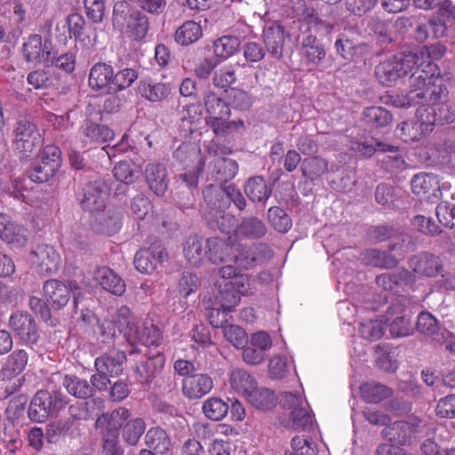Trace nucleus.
Returning a JSON list of instances; mask_svg holds the SVG:
<instances>
[{"mask_svg":"<svg viewBox=\"0 0 455 455\" xmlns=\"http://www.w3.org/2000/svg\"><path fill=\"white\" fill-rule=\"evenodd\" d=\"M429 69L416 68L410 76V91L401 99L402 107L419 105L427 108L426 114H436L437 119L449 123L451 117L445 104L447 89L437 66L428 65Z\"/></svg>","mask_w":455,"mask_h":455,"instance_id":"f257e3e1","label":"nucleus"},{"mask_svg":"<svg viewBox=\"0 0 455 455\" xmlns=\"http://www.w3.org/2000/svg\"><path fill=\"white\" fill-rule=\"evenodd\" d=\"M112 26L120 34L132 40L143 39L148 31L146 14L128 1H117L113 6Z\"/></svg>","mask_w":455,"mask_h":455,"instance_id":"f03ea898","label":"nucleus"},{"mask_svg":"<svg viewBox=\"0 0 455 455\" xmlns=\"http://www.w3.org/2000/svg\"><path fill=\"white\" fill-rule=\"evenodd\" d=\"M203 193L205 202L212 211H215V220L218 226L222 232L228 234L236 225L232 216L225 215L222 212V209L227 206V203L223 202L224 194L240 211L243 210L246 205L243 195L233 186L227 187L225 191H220L213 186H210Z\"/></svg>","mask_w":455,"mask_h":455,"instance_id":"7ed1b4c3","label":"nucleus"},{"mask_svg":"<svg viewBox=\"0 0 455 455\" xmlns=\"http://www.w3.org/2000/svg\"><path fill=\"white\" fill-rule=\"evenodd\" d=\"M230 284L228 290H220L223 299L227 303L222 304L223 310H213L209 314L210 323L219 328L223 322H228V315L240 301V295H246L251 292V279L248 275L237 274L234 279L229 281Z\"/></svg>","mask_w":455,"mask_h":455,"instance_id":"20e7f679","label":"nucleus"},{"mask_svg":"<svg viewBox=\"0 0 455 455\" xmlns=\"http://www.w3.org/2000/svg\"><path fill=\"white\" fill-rule=\"evenodd\" d=\"M67 403V397L59 390L52 392L39 390L30 403L28 417L35 422H43L50 415L62 410Z\"/></svg>","mask_w":455,"mask_h":455,"instance_id":"39448f33","label":"nucleus"},{"mask_svg":"<svg viewBox=\"0 0 455 455\" xmlns=\"http://www.w3.org/2000/svg\"><path fill=\"white\" fill-rule=\"evenodd\" d=\"M427 108H418L416 111L417 120H410L397 125L395 134L406 143L419 140L426 133L432 130L435 124H443L444 122L437 119L436 114H426Z\"/></svg>","mask_w":455,"mask_h":455,"instance_id":"423d86ee","label":"nucleus"},{"mask_svg":"<svg viewBox=\"0 0 455 455\" xmlns=\"http://www.w3.org/2000/svg\"><path fill=\"white\" fill-rule=\"evenodd\" d=\"M407 60L408 52H400L380 62L375 68L377 79L383 85L392 86L401 77L416 69L412 62Z\"/></svg>","mask_w":455,"mask_h":455,"instance_id":"0eeeda50","label":"nucleus"},{"mask_svg":"<svg viewBox=\"0 0 455 455\" xmlns=\"http://www.w3.org/2000/svg\"><path fill=\"white\" fill-rule=\"evenodd\" d=\"M109 187L101 178L87 182L77 196L81 207L91 212H100L106 205Z\"/></svg>","mask_w":455,"mask_h":455,"instance_id":"6e6552de","label":"nucleus"},{"mask_svg":"<svg viewBox=\"0 0 455 455\" xmlns=\"http://www.w3.org/2000/svg\"><path fill=\"white\" fill-rule=\"evenodd\" d=\"M44 292L47 300L57 309L65 307L73 294V304L76 309L78 307L81 289L74 283H65L60 281L52 279L44 283Z\"/></svg>","mask_w":455,"mask_h":455,"instance_id":"1a4fd4ad","label":"nucleus"},{"mask_svg":"<svg viewBox=\"0 0 455 455\" xmlns=\"http://www.w3.org/2000/svg\"><path fill=\"white\" fill-rule=\"evenodd\" d=\"M281 404L291 410V419L295 428H306L313 424V415L306 399L298 392H283L280 398Z\"/></svg>","mask_w":455,"mask_h":455,"instance_id":"9d476101","label":"nucleus"},{"mask_svg":"<svg viewBox=\"0 0 455 455\" xmlns=\"http://www.w3.org/2000/svg\"><path fill=\"white\" fill-rule=\"evenodd\" d=\"M14 148L28 156L41 145V136L36 126L28 121L20 120L14 129Z\"/></svg>","mask_w":455,"mask_h":455,"instance_id":"9b49d317","label":"nucleus"},{"mask_svg":"<svg viewBox=\"0 0 455 455\" xmlns=\"http://www.w3.org/2000/svg\"><path fill=\"white\" fill-rule=\"evenodd\" d=\"M422 422L418 418H410L408 421H399L387 427L382 435L394 445L410 444L416 434L420 432Z\"/></svg>","mask_w":455,"mask_h":455,"instance_id":"f8f14e48","label":"nucleus"},{"mask_svg":"<svg viewBox=\"0 0 455 455\" xmlns=\"http://www.w3.org/2000/svg\"><path fill=\"white\" fill-rule=\"evenodd\" d=\"M167 259V252L161 243H152L148 248L140 249L134 257L136 269L144 274L153 273Z\"/></svg>","mask_w":455,"mask_h":455,"instance_id":"ddd939ff","label":"nucleus"},{"mask_svg":"<svg viewBox=\"0 0 455 455\" xmlns=\"http://www.w3.org/2000/svg\"><path fill=\"white\" fill-rule=\"evenodd\" d=\"M9 327L16 337L27 344H36L39 339L36 323L27 312L12 313L9 318Z\"/></svg>","mask_w":455,"mask_h":455,"instance_id":"4468645a","label":"nucleus"},{"mask_svg":"<svg viewBox=\"0 0 455 455\" xmlns=\"http://www.w3.org/2000/svg\"><path fill=\"white\" fill-rule=\"evenodd\" d=\"M383 318L385 323H388L392 337H406L412 333L411 316L403 305L393 304L390 306Z\"/></svg>","mask_w":455,"mask_h":455,"instance_id":"2eb2a0df","label":"nucleus"},{"mask_svg":"<svg viewBox=\"0 0 455 455\" xmlns=\"http://www.w3.org/2000/svg\"><path fill=\"white\" fill-rule=\"evenodd\" d=\"M31 263L42 275L55 273L60 265V256L51 245H38L31 253Z\"/></svg>","mask_w":455,"mask_h":455,"instance_id":"dca6fc26","label":"nucleus"},{"mask_svg":"<svg viewBox=\"0 0 455 455\" xmlns=\"http://www.w3.org/2000/svg\"><path fill=\"white\" fill-rule=\"evenodd\" d=\"M51 44L43 42L39 35H31L23 44V53L27 61L33 64H44L49 66L51 57Z\"/></svg>","mask_w":455,"mask_h":455,"instance_id":"f3484780","label":"nucleus"},{"mask_svg":"<svg viewBox=\"0 0 455 455\" xmlns=\"http://www.w3.org/2000/svg\"><path fill=\"white\" fill-rule=\"evenodd\" d=\"M213 387L212 378L206 373H196L184 378L181 391L189 400H196L209 394Z\"/></svg>","mask_w":455,"mask_h":455,"instance_id":"a211bd4d","label":"nucleus"},{"mask_svg":"<svg viewBox=\"0 0 455 455\" xmlns=\"http://www.w3.org/2000/svg\"><path fill=\"white\" fill-rule=\"evenodd\" d=\"M125 361V353L119 349L113 348L97 357L94 361V367L99 372L109 374L112 377H117L123 372Z\"/></svg>","mask_w":455,"mask_h":455,"instance_id":"6ab92c4d","label":"nucleus"},{"mask_svg":"<svg viewBox=\"0 0 455 455\" xmlns=\"http://www.w3.org/2000/svg\"><path fill=\"white\" fill-rule=\"evenodd\" d=\"M445 47L441 44L422 46L408 52V62H412L416 68L429 69L428 65L436 66L434 60L443 56Z\"/></svg>","mask_w":455,"mask_h":455,"instance_id":"aec40b11","label":"nucleus"},{"mask_svg":"<svg viewBox=\"0 0 455 455\" xmlns=\"http://www.w3.org/2000/svg\"><path fill=\"white\" fill-rule=\"evenodd\" d=\"M28 231L0 213V238L13 248L23 247L28 241Z\"/></svg>","mask_w":455,"mask_h":455,"instance_id":"412c9836","label":"nucleus"},{"mask_svg":"<svg viewBox=\"0 0 455 455\" xmlns=\"http://www.w3.org/2000/svg\"><path fill=\"white\" fill-rule=\"evenodd\" d=\"M130 411L124 407H119L110 413H103L98 417L95 422L96 429L101 434L118 435L120 427L130 418Z\"/></svg>","mask_w":455,"mask_h":455,"instance_id":"4be33fe9","label":"nucleus"},{"mask_svg":"<svg viewBox=\"0 0 455 455\" xmlns=\"http://www.w3.org/2000/svg\"><path fill=\"white\" fill-rule=\"evenodd\" d=\"M145 177L149 189L156 196H164L169 186V178L164 164L159 163L148 164L145 168Z\"/></svg>","mask_w":455,"mask_h":455,"instance_id":"5701e85b","label":"nucleus"},{"mask_svg":"<svg viewBox=\"0 0 455 455\" xmlns=\"http://www.w3.org/2000/svg\"><path fill=\"white\" fill-rule=\"evenodd\" d=\"M206 248L208 259L215 264L231 261L235 251L238 250L237 243L218 237L207 239Z\"/></svg>","mask_w":455,"mask_h":455,"instance_id":"b1692460","label":"nucleus"},{"mask_svg":"<svg viewBox=\"0 0 455 455\" xmlns=\"http://www.w3.org/2000/svg\"><path fill=\"white\" fill-rule=\"evenodd\" d=\"M411 183L412 192L422 198H438L441 195L439 179L434 174H416Z\"/></svg>","mask_w":455,"mask_h":455,"instance_id":"393cba45","label":"nucleus"},{"mask_svg":"<svg viewBox=\"0 0 455 455\" xmlns=\"http://www.w3.org/2000/svg\"><path fill=\"white\" fill-rule=\"evenodd\" d=\"M82 134L84 138L81 140V146L77 148H86L93 144L107 142L114 138V132L104 124L85 122L82 126Z\"/></svg>","mask_w":455,"mask_h":455,"instance_id":"a878e982","label":"nucleus"},{"mask_svg":"<svg viewBox=\"0 0 455 455\" xmlns=\"http://www.w3.org/2000/svg\"><path fill=\"white\" fill-rule=\"evenodd\" d=\"M93 214H95V228L99 232L111 235L120 228L121 212L115 207L105 205L100 212Z\"/></svg>","mask_w":455,"mask_h":455,"instance_id":"bb28decb","label":"nucleus"},{"mask_svg":"<svg viewBox=\"0 0 455 455\" xmlns=\"http://www.w3.org/2000/svg\"><path fill=\"white\" fill-rule=\"evenodd\" d=\"M94 280L107 291L121 296L125 291V283L111 268L100 267L94 272Z\"/></svg>","mask_w":455,"mask_h":455,"instance_id":"cd10ccee","label":"nucleus"},{"mask_svg":"<svg viewBox=\"0 0 455 455\" xmlns=\"http://www.w3.org/2000/svg\"><path fill=\"white\" fill-rule=\"evenodd\" d=\"M325 50L316 37L307 35L301 39L300 55L307 64L318 66L325 57Z\"/></svg>","mask_w":455,"mask_h":455,"instance_id":"c85d7f7f","label":"nucleus"},{"mask_svg":"<svg viewBox=\"0 0 455 455\" xmlns=\"http://www.w3.org/2000/svg\"><path fill=\"white\" fill-rule=\"evenodd\" d=\"M169 84L156 82L151 79H144L140 82L138 91L140 95L151 102H160L165 100L171 93Z\"/></svg>","mask_w":455,"mask_h":455,"instance_id":"c756f323","label":"nucleus"},{"mask_svg":"<svg viewBox=\"0 0 455 455\" xmlns=\"http://www.w3.org/2000/svg\"><path fill=\"white\" fill-rule=\"evenodd\" d=\"M113 68L105 63L93 65L89 76V84L92 89L104 90L111 93Z\"/></svg>","mask_w":455,"mask_h":455,"instance_id":"7c9ffc66","label":"nucleus"},{"mask_svg":"<svg viewBox=\"0 0 455 455\" xmlns=\"http://www.w3.org/2000/svg\"><path fill=\"white\" fill-rule=\"evenodd\" d=\"M265 45L271 54L275 59H280L283 56V49L284 44V29L280 25H273L267 28L263 33Z\"/></svg>","mask_w":455,"mask_h":455,"instance_id":"2f4dec72","label":"nucleus"},{"mask_svg":"<svg viewBox=\"0 0 455 455\" xmlns=\"http://www.w3.org/2000/svg\"><path fill=\"white\" fill-rule=\"evenodd\" d=\"M410 267L419 275L434 276L438 274L441 264L437 257L428 253H422L410 259Z\"/></svg>","mask_w":455,"mask_h":455,"instance_id":"473e14b6","label":"nucleus"},{"mask_svg":"<svg viewBox=\"0 0 455 455\" xmlns=\"http://www.w3.org/2000/svg\"><path fill=\"white\" fill-rule=\"evenodd\" d=\"M125 338L132 345L140 343L145 346H153L158 342L160 331L154 324L151 323L148 326L145 323L142 329L137 326L134 331L132 328V331H126Z\"/></svg>","mask_w":455,"mask_h":455,"instance_id":"72a5a7b5","label":"nucleus"},{"mask_svg":"<svg viewBox=\"0 0 455 455\" xmlns=\"http://www.w3.org/2000/svg\"><path fill=\"white\" fill-rule=\"evenodd\" d=\"M28 362V354L24 349L13 351L7 358V361L1 371L3 379H11L21 373Z\"/></svg>","mask_w":455,"mask_h":455,"instance_id":"f704fd0d","label":"nucleus"},{"mask_svg":"<svg viewBox=\"0 0 455 455\" xmlns=\"http://www.w3.org/2000/svg\"><path fill=\"white\" fill-rule=\"evenodd\" d=\"M229 384L235 392L244 397L257 387L255 379L247 371L239 368L229 372Z\"/></svg>","mask_w":455,"mask_h":455,"instance_id":"c9c22d12","label":"nucleus"},{"mask_svg":"<svg viewBox=\"0 0 455 455\" xmlns=\"http://www.w3.org/2000/svg\"><path fill=\"white\" fill-rule=\"evenodd\" d=\"M184 256L192 266H199L205 258L208 259L206 242L197 236H190L184 245Z\"/></svg>","mask_w":455,"mask_h":455,"instance_id":"e433bc0d","label":"nucleus"},{"mask_svg":"<svg viewBox=\"0 0 455 455\" xmlns=\"http://www.w3.org/2000/svg\"><path fill=\"white\" fill-rule=\"evenodd\" d=\"M241 45V41L234 36H223L213 43V53L218 61L221 62L235 55Z\"/></svg>","mask_w":455,"mask_h":455,"instance_id":"4c0bfd02","label":"nucleus"},{"mask_svg":"<svg viewBox=\"0 0 455 455\" xmlns=\"http://www.w3.org/2000/svg\"><path fill=\"white\" fill-rule=\"evenodd\" d=\"M62 385L69 395L79 399H86L93 395V387L89 381L76 375H65Z\"/></svg>","mask_w":455,"mask_h":455,"instance_id":"58836bf2","label":"nucleus"},{"mask_svg":"<svg viewBox=\"0 0 455 455\" xmlns=\"http://www.w3.org/2000/svg\"><path fill=\"white\" fill-rule=\"evenodd\" d=\"M244 192L252 202L263 204L271 195V189L267 188L266 180L259 176L252 177L247 181Z\"/></svg>","mask_w":455,"mask_h":455,"instance_id":"ea45409f","label":"nucleus"},{"mask_svg":"<svg viewBox=\"0 0 455 455\" xmlns=\"http://www.w3.org/2000/svg\"><path fill=\"white\" fill-rule=\"evenodd\" d=\"M204 105L209 119L217 120L220 118H228L230 116V108L216 93L208 92L204 96Z\"/></svg>","mask_w":455,"mask_h":455,"instance_id":"a19ab883","label":"nucleus"},{"mask_svg":"<svg viewBox=\"0 0 455 455\" xmlns=\"http://www.w3.org/2000/svg\"><path fill=\"white\" fill-rule=\"evenodd\" d=\"M145 443L160 454H165L171 448V440L161 427H151L145 435Z\"/></svg>","mask_w":455,"mask_h":455,"instance_id":"79ce46f5","label":"nucleus"},{"mask_svg":"<svg viewBox=\"0 0 455 455\" xmlns=\"http://www.w3.org/2000/svg\"><path fill=\"white\" fill-rule=\"evenodd\" d=\"M363 399L366 403H378L392 395V391L384 385L367 382L360 387Z\"/></svg>","mask_w":455,"mask_h":455,"instance_id":"37998d69","label":"nucleus"},{"mask_svg":"<svg viewBox=\"0 0 455 455\" xmlns=\"http://www.w3.org/2000/svg\"><path fill=\"white\" fill-rule=\"evenodd\" d=\"M245 398L248 403L259 410L273 408L276 401L273 391L268 388H259L257 387Z\"/></svg>","mask_w":455,"mask_h":455,"instance_id":"c03bdc74","label":"nucleus"},{"mask_svg":"<svg viewBox=\"0 0 455 455\" xmlns=\"http://www.w3.org/2000/svg\"><path fill=\"white\" fill-rule=\"evenodd\" d=\"M362 260L367 266L386 268L395 266L397 261L395 256L380 251L377 249L366 250L362 254Z\"/></svg>","mask_w":455,"mask_h":455,"instance_id":"a18cd8bd","label":"nucleus"},{"mask_svg":"<svg viewBox=\"0 0 455 455\" xmlns=\"http://www.w3.org/2000/svg\"><path fill=\"white\" fill-rule=\"evenodd\" d=\"M364 121L371 126L380 128L388 125L392 122V115L382 107H370L363 110Z\"/></svg>","mask_w":455,"mask_h":455,"instance_id":"49530a36","label":"nucleus"},{"mask_svg":"<svg viewBox=\"0 0 455 455\" xmlns=\"http://www.w3.org/2000/svg\"><path fill=\"white\" fill-rule=\"evenodd\" d=\"M202 36L201 26L196 21L183 23L175 33V40L182 45H188L197 41Z\"/></svg>","mask_w":455,"mask_h":455,"instance_id":"de8ad7c7","label":"nucleus"},{"mask_svg":"<svg viewBox=\"0 0 455 455\" xmlns=\"http://www.w3.org/2000/svg\"><path fill=\"white\" fill-rule=\"evenodd\" d=\"M359 332L364 339L369 341H375L379 339L385 332V323L383 316L362 322L360 323Z\"/></svg>","mask_w":455,"mask_h":455,"instance_id":"09e8293b","label":"nucleus"},{"mask_svg":"<svg viewBox=\"0 0 455 455\" xmlns=\"http://www.w3.org/2000/svg\"><path fill=\"white\" fill-rule=\"evenodd\" d=\"M301 170L304 176L315 180L328 171V162L320 156L308 157L303 160Z\"/></svg>","mask_w":455,"mask_h":455,"instance_id":"8fccbe9b","label":"nucleus"},{"mask_svg":"<svg viewBox=\"0 0 455 455\" xmlns=\"http://www.w3.org/2000/svg\"><path fill=\"white\" fill-rule=\"evenodd\" d=\"M202 410L205 417L218 421L228 414V405L219 397H210L204 402Z\"/></svg>","mask_w":455,"mask_h":455,"instance_id":"3c124183","label":"nucleus"},{"mask_svg":"<svg viewBox=\"0 0 455 455\" xmlns=\"http://www.w3.org/2000/svg\"><path fill=\"white\" fill-rule=\"evenodd\" d=\"M266 231L265 224L255 217L244 219L236 228L239 235L249 238H259L266 234Z\"/></svg>","mask_w":455,"mask_h":455,"instance_id":"603ef678","label":"nucleus"},{"mask_svg":"<svg viewBox=\"0 0 455 455\" xmlns=\"http://www.w3.org/2000/svg\"><path fill=\"white\" fill-rule=\"evenodd\" d=\"M145 422L136 418L126 422L123 430L124 440L130 445H135L145 431Z\"/></svg>","mask_w":455,"mask_h":455,"instance_id":"864d4df0","label":"nucleus"},{"mask_svg":"<svg viewBox=\"0 0 455 455\" xmlns=\"http://www.w3.org/2000/svg\"><path fill=\"white\" fill-rule=\"evenodd\" d=\"M237 246L238 250L235 251L231 261H234L238 267L243 268L254 267L259 260L257 248H242L239 243H237Z\"/></svg>","mask_w":455,"mask_h":455,"instance_id":"5fc2aeb1","label":"nucleus"},{"mask_svg":"<svg viewBox=\"0 0 455 455\" xmlns=\"http://www.w3.org/2000/svg\"><path fill=\"white\" fill-rule=\"evenodd\" d=\"M228 118L207 121L213 132L219 136H227L237 132L243 128L242 120L227 121Z\"/></svg>","mask_w":455,"mask_h":455,"instance_id":"6e6d98bb","label":"nucleus"},{"mask_svg":"<svg viewBox=\"0 0 455 455\" xmlns=\"http://www.w3.org/2000/svg\"><path fill=\"white\" fill-rule=\"evenodd\" d=\"M223 322L219 327H223L225 339L236 348H243L248 341L246 332L241 327L234 324L223 326Z\"/></svg>","mask_w":455,"mask_h":455,"instance_id":"4d7b16f0","label":"nucleus"},{"mask_svg":"<svg viewBox=\"0 0 455 455\" xmlns=\"http://www.w3.org/2000/svg\"><path fill=\"white\" fill-rule=\"evenodd\" d=\"M137 78L138 74L132 68H124L116 73L115 76L113 75L111 93L130 87Z\"/></svg>","mask_w":455,"mask_h":455,"instance_id":"13d9d810","label":"nucleus"},{"mask_svg":"<svg viewBox=\"0 0 455 455\" xmlns=\"http://www.w3.org/2000/svg\"><path fill=\"white\" fill-rule=\"evenodd\" d=\"M268 220L271 225L278 232H287L291 228L290 217L279 207H271L268 209Z\"/></svg>","mask_w":455,"mask_h":455,"instance_id":"bf43d9fd","label":"nucleus"},{"mask_svg":"<svg viewBox=\"0 0 455 455\" xmlns=\"http://www.w3.org/2000/svg\"><path fill=\"white\" fill-rule=\"evenodd\" d=\"M288 359L284 355H274L268 363V375L273 379L284 378L290 371Z\"/></svg>","mask_w":455,"mask_h":455,"instance_id":"052dcab7","label":"nucleus"},{"mask_svg":"<svg viewBox=\"0 0 455 455\" xmlns=\"http://www.w3.org/2000/svg\"><path fill=\"white\" fill-rule=\"evenodd\" d=\"M291 451L289 455H316V444L310 439L303 436H295L291 443Z\"/></svg>","mask_w":455,"mask_h":455,"instance_id":"680f3d73","label":"nucleus"},{"mask_svg":"<svg viewBox=\"0 0 455 455\" xmlns=\"http://www.w3.org/2000/svg\"><path fill=\"white\" fill-rule=\"evenodd\" d=\"M302 15L309 28L314 29L316 33L328 34L331 31L332 26L322 20L313 8H305Z\"/></svg>","mask_w":455,"mask_h":455,"instance_id":"e2e57ef3","label":"nucleus"},{"mask_svg":"<svg viewBox=\"0 0 455 455\" xmlns=\"http://www.w3.org/2000/svg\"><path fill=\"white\" fill-rule=\"evenodd\" d=\"M199 284V278L196 275L184 272L178 281V291L182 297L187 298L197 291Z\"/></svg>","mask_w":455,"mask_h":455,"instance_id":"0e129e2a","label":"nucleus"},{"mask_svg":"<svg viewBox=\"0 0 455 455\" xmlns=\"http://www.w3.org/2000/svg\"><path fill=\"white\" fill-rule=\"evenodd\" d=\"M236 81L235 70L231 65H227L214 73L213 84L219 88H228Z\"/></svg>","mask_w":455,"mask_h":455,"instance_id":"69168bd1","label":"nucleus"},{"mask_svg":"<svg viewBox=\"0 0 455 455\" xmlns=\"http://www.w3.org/2000/svg\"><path fill=\"white\" fill-rule=\"evenodd\" d=\"M85 13L92 22L100 23L105 16L106 0H83Z\"/></svg>","mask_w":455,"mask_h":455,"instance_id":"338daca9","label":"nucleus"},{"mask_svg":"<svg viewBox=\"0 0 455 455\" xmlns=\"http://www.w3.org/2000/svg\"><path fill=\"white\" fill-rule=\"evenodd\" d=\"M56 172L57 169L55 164H48L41 160V162L31 171L29 179L31 181L43 183L52 177Z\"/></svg>","mask_w":455,"mask_h":455,"instance_id":"774afa93","label":"nucleus"}]
</instances>
